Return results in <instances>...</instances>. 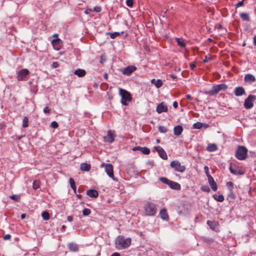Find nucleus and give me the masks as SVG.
Returning <instances> with one entry per match:
<instances>
[{
	"instance_id": "obj_60",
	"label": "nucleus",
	"mask_w": 256,
	"mask_h": 256,
	"mask_svg": "<svg viewBox=\"0 0 256 256\" xmlns=\"http://www.w3.org/2000/svg\"><path fill=\"white\" fill-rule=\"evenodd\" d=\"M111 256H120V254L118 252H114Z\"/></svg>"
},
{
	"instance_id": "obj_27",
	"label": "nucleus",
	"mask_w": 256,
	"mask_h": 256,
	"mask_svg": "<svg viewBox=\"0 0 256 256\" xmlns=\"http://www.w3.org/2000/svg\"><path fill=\"white\" fill-rule=\"evenodd\" d=\"M80 168L82 171H89L90 168V165L86 163H82L80 164Z\"/></svg>"
},
{
	"instance_id": "obj_41",
	"label": "nucleus",
	"mask_w": 256,
	"mask_h": 256,
	"mask_svg": "<svg viewBox=\"0 0 256 256\" xmlns=\"http://www.w3.org/2000/svg\"><path fill=\"white\" fill-rule=\"evenodd\" d=\"M10 198L16 202H19L20 200V196L19 195H12L10 196Z\"/></svg>"
},
{
	"instance_id": "obj_13",
	"label": "nucleus",
	"mask_w": 256,
	"mask_h": 256,
	"mask_svg": "<svg viewBox=\"0 0 256 256\" xmlns=\"http://www.w3.org/2000/svg\"><path fill=\"white\" fill-rule=\"evenodd\" d=\"M168 110V106L164 102L159 104L156 108V111L158 114H160L162 112H167Z\"/></svg>"
},
{
	"instance_id": "obj_50",
	"label": "nucleus",
	"mask_w": 256,
	"mask_h": 256,
	"mask_svg": "<svg viewBox=\"0 0 256 256\" xmlns=\"http://www.w3.org/2000/svg\"><path fill=\"white\" fill-rule=\"evenodd\" d=\"M106 61V58L104 56H100V62L101 64H103Z\"/></svg>"
},
{
	"instance_id": "obj_35",
	"label": "nucleus",
	"mask_w": 256,
	"mask_h": 256,
	"mask_svg": "<svg viewBox=\"0 0 256 256\" xmlns=\"http://www.w3.org/2000/svg\"><path fill=\"white\" fill-rule=\"evenodd\" d=\"M42 218L44 220H48L50 219V214H49L48 213V212L45 211V212H44L42 214Z\"/></svg>"
},
{
	"instance_id": "obj_12",
	"label": "nucleus",
	"mask_w": 256,
	"mask_h": 256,
	"mask_svg": "<svg viewBox=\"0 0 256 256\" xmlns=\"http://www.w3.org/2000/svg\"><path fill=\"white\" fill-rule=\"evenodd\" d=\"M154 148L157 151L159 156L163 160H166L168 159V156L166 152L160 146L154 147Z\"/></svg>"
},
{
	"instance_id": "obj_22",
	"label": "nucleus",
	"mask_w": 256,
	"mask_h": 256,
	"mask_svg": "<svg viewBox=\"0 0 256 256\" xmlns=\"http://www.w3.org/2000/svg\"><path fill=\"white\" fill-rule=\"evenodd\" d=\"M68 247L70 250L73 252H76L78 251L79 249L78 245L73 242L69 243L68 244Z\"/></svg>"
},
{
	"instance_id": "obj_3",
	"label": "nucleus",
	"mask_w": 256,
	"mask_h": 256,
	"mask_svg": "<svg viewBox=\"0 0 256 256\" xmlns=\"http://www.w3.org/2000/svg\"><path fill=\"white\" fill-rule=\"evenodd\" d=\"M235 156L239 160H244L248 157V150L242 146H239L236 152Z\"/></svg>"
},
{
	"instance_id": "obj_25",
	"label": "nucleus",
	"mask_w": 256,
	"mask_h": 256,
	"mask_svg": "<svg viewBox=\"0 0 256 256\" xmlns=\"http://www.w3.org/2000/svg\"><path fill=\"white\" fill-rule=\"evenodd\" d=\"M74 74L78 77H83L86 75V72L84 70L78 69L74 71Z\"/></svg>"
},
{
	"instance_id": "obj_23",
	"label": "nucleus",
	"mask_w": 256,
	"mask_h": 256,
	"mask_svg": "<svg viewBox=\"0 0 256 256\" xmlns=\"http://www.w3.org/2000/svg\"><path fill=\"white\" fill-rule=\"evenodd\" d=\"M244 80L250 83L254 82L256 81V78L254 76L251 74H246L244 76Z\"/></svg>"
},
{
	"instance_id": "obj_64",
	"label": "nucleus",
	"mask_w": 256,
	"mask_h": 256,
	"mask_svg": "<svg viewBox=\"0 0 256 256\" xmlns=\"http://www.w3.org/2000/svg\"><path fill=\"white\" fill-rule=\"evenodd\" d=\"M104 78H106V79H108V75L106 73H105L104 74Z\"/></svg>"
},
{
	"instance_id": "obj_11",
	"label": "nucleus",
	"mask_w": 256,
	"mask_h": 256,
	"mask_svg": "<svg viewBox=\"0 0 256 256\" xmlns=\"http://www.w3.org/2000/svg\"><path fill=\"white\" fill-rule=\"evenodd\" d=\"M29 71L28 69L24 68L19 71L17 78L18 80H24L29 74Z\"/></svg>"
},
{
	"instance_id": "obj_24",
	"label": "nucleus",
	"mask_w": 256,
	"mask_h": 256,
	"mask_svg": "<svg viewBox=\"0 0 256 256\" xmlns=\"http://www.w3.org/2000/svg\"><path fill=\"white\" fill-rule=\"evenodd\" d=\"M151 83L154 84L157 88H160L163 84L162 81L160 79L156 80L154 78H153L151 80Z\"/></svg>"
},
{
	"instance_id": "obj_10",
	"label": "nucleus",
	"mask_w": 256,
	"mask_h": 256,
	"mask_svg": "<svg viewBox=\"0 0 256 256\" xmlns=\"http://www.w3.org/2000/svg\"><path fill=\"white\" fill-rule=\"evenodd\" d=\"M105 172L107 174L114 180V176L113 171V166L110 164H106L105 165Z\"/></svg>"
},
{
	"instance_id": "obj_8",
	"label": "nucleus",
	"mask_w": 256,
	"mask_h": 256,
	"mask_svg": "<svg viewBox=\"0 0 256 256\" xmlns=\"http://www.w3.org/2000/svg\"><path fill=\"white\" fill-rule=\"evenodd\" d=\"M230 170L232 174L236 175H242L244 174V172L240 168L232 164L230 165Z\"/></svg>"
},
{
	"instance_id": "obj_26",
	"label": "nucleus",
	"mask_w": 256,
	"mask_h": 256,
	"mask_svg": "<svg viewBox=\"0 0 256 256\" xmlns=\"http://www.w3.org/2000/svg\"><path fill=\"white\" fill-rule=\"evenodd\" d=\"M218 146L215 144H209L206 147V150L210 152H215L218 150Z\"/></svg>"
},
{
	"instance_id": "obj_44",
	"label": "nucleus",
	"mask_w": 256,
	"mask_h": 256,
	"mask_svg": "<svg viewBox=\"0 0 256 256\" xmlns=\"http://www.w3.org/2000/svg\"><path fill=\"white\" fill-rule=\"evenodd\" d=\"M51 126H52V128H57L58 127V122L56 121L52 122L51 123Z\"/></svg>"
},
{
	"instance_id": "obj_4",
	"label": "nucleus",
	"mask_w": 256,
	"mask_h": 256,
	"mask_svg": "<svg viewBox=\"0 0 256 256\" xmlns=\"http://www.w3.org/2000/svg\"><path fill=\"white\" fill-rule=\"evenodd\" d=\"M228 88V86L225 84H214L212 86L210 90L206 93L210 96H214L218 94L220 90H225Z\"/></svg>"
},
{
	"instance_id": "obj_2",
	"label": "nucleus",
	"mask_w": 256,
	"mask_h": 256,
	"mask_svg": "<svg viewBox=\"0 0 256 256\" xmlns=\"http://www.w3.org/2000/svg\"><path fill=\"white\" fill-rule=\"evenodd\" d=\"M119 94L122 97L121 103L125 106L128 105V102L132 100V96L130 92L124 89L119 88Z\"/></svg>"
},
{
	"instance_id": "obj_39",
	"label": "nucleus",
	"mask_w": 256,
	"mask_h": 256,
	"mask_svg": "<svg viewBox=\"0 0 256 256\" xmlns=\"http://www.w3.org/2000/svg\"><path fill=\"white\" fill-rule=\"evenodd\" d=\"M91 212V210L89 208H84L82 210V214L84 216H88Z\"/></svg>"
},
{
	"instance_id": "obj_51",
	"label": "nucleus",
	"mask_w": 256,
	"mask_h": 256,
	"mask_svg": "<svg viewBox=\"0 0 256 256\" xmlns=\"http://www.w3.org/2000/svg\"><path fill=\"white\" fill-rule=\"evenodd\" d=\"M244 4V1L242 0L240 2H239L238 4H236V7L241 6Z\"/></svg>"
},
{
	"instance_id": "obj_16",
	"label": "nucleus",
	"mask_w": 256,
	"mask_h": 256,
	"mask_svg": "<svg viewBox=\"0 0 256 256\" xmlns=\"http://www.w3.org/2000/svg\"><path fill=\"white\" fill-rule=\"evenodd\" d=\"M52 44L54 50H59L62 46L61 40L58 38L53 40L52 41Z\"/></svg>"
},
{
	"instance_id": "obj_61",
	"label": "nucleus",
	"mask_w": 256,
	"mask_h": 256,
	"mask_svg": "<svg viewBox=\"0 0 256 256\" xmlns=\"http://www.w3.org/2000/svg\"><path fill=\"white\" fill-rule=\"evenodd\" d=\"M170 76L172 78V79H175L176 78V76H175L174 74H170Z\"/></svg>"
},
{
	"instance_id": "obj_1",
	"label": "nucleus",
	"mask_w": 256,
	"mask_h": 256,
	"mask_svg": "<svg viewBox=\"0 0 256 256\" xmlns=\"http://www.w3.org/2000/svg\"><path fill=\"white\" fill-rule=\"evenodd\" d=\"M157 205L151 202H146L144 204V208L145 214L148 216H154L157 212Z\"/></svg>"
},
{
	"instance_id": "obj_34",
	"label": "nucleus",
	"mask_w": 256,
	"mask_h": 256,
	"mask_svg": "<svg viewBox=\"0 0 256 256\" xmlns=\"http://www.w3.org/2000/svg\"><path fill=\"white\" fill-rule=\"evenodd\" d=\"M140 152L144 154H148L150 153V150L147 147H142L140 148Z\"/></svg>"
},
{
	"instance_id": "obj_32",
	"label": "nucleus",
	"mask_w": 256,
	"mask_h": 256,
	"mask_svg": "<svg viewBox=\"0 0 256 256\" xmlns=\"http://www.w3.org/2000/svg\"><path fill=\"white\" fill-rule=\"evenodd\" d=\"M40 180H34L32 183V188L34 190H37L40 188Z\"/></svg>"
},
{
	"instance_id": "obj_55",
	"label": "nucleus",
	"mask_w": 256,
	"mask_h": 256,
	"mask_svg": "<svg viewBox=\"0 0 256 256\" xmlns=\"http://www.w3.org/2000/svg\"><path fill=\"white\" fill-rule=\"evenodd\" d=\"M172 106L175 108H176L178 106V104L176 101H175L173 102Z\"/></svg>"
},
{
	"instance_id": "obj_37",
	"label": "nucleus",
	"mask_w": 256,
	"mask_h": 256,
	"mask_svg": "<svg viewBox=\"0 0 256 256\" xmlns=\"http://www.w3.org/2000/svg\"><path fill=\"white\" fill-rule=\"evenodd\" d=\"M28 119L27 116H24L22 120V126L24 128H26L28 126Z\"/></svg>"
},
{
	"instance_id": "obj_38",
	"label": "nucleus",
	"mask_w": 256,
	"mask_h": 256,
	"mask_svg": "<svg viewBox=\"0 0 256 256\" xmlns=\"http://www.w3.org/2000/svg\"><path fill=\"white\" fill-rule=\"evenodd\" d=\"M159 180L162 182L168 185V184H169L170 182V180L166 178H165V177H161L160 178Z\"/></svg>"
},
{
	"instance_id": "obj_17",
	"label": "nucleus",
	"mask_w": 256,
	"mask_h": 256,
	"mask_svg": "<svg viewBox=\"0 0 256 256\" xmlns=\"http://www.w3.org/2000/svg\"><path fill=\"white\" fill-rule=\"evenodd\" d=\"M234 94L236 96H242L246 94L245 90L242 86L236 87L234 90Z\"/></svg>"
},
{
	"instance_id": "obj_47",
	"label": "nucleus",
	"mask_w": 256,
	"mask_h": 256,
	"mask_svg": "<svg viewBox=\"0 0 256 256\" xmlns=\"http://www.w3.org/2000/svg\"><path fill=\"white\" fill-rule=\"evenodd\" d=\"M50 109L48 108V106H46L45 108H44V112L45 113V114H47V113H50Z\"/></svg>"
},
{
	"instance_id": "obj_20",
	"label": "nucleus",
	"mask_w": 256,
	"mask_h": 256,
	"mask_svg": "<svg viewBox=\"0 0 256 256\" xmlns=\"http://www.w3.org/2000/svg\"><path fill=\"white\" fill-rule=\"evenodd\" d=\"M184 129L182 126L178 125L174 127V134L178 136L182 133Z\"/></svg>"
},
{
	"instance_id": "obj_14",
	"label": "nucleus",
	"mask_w": 256,
	"mask_h": 256,
	"mask_svg": "<svg viewBox=\"0 0 256 256\" xmlns=\"http://www.w3.org/2000/svg\"><path fill=\"white\" fill-rule=\"evenodd\" d=\"M104 141L109 143H112L114 140V136L112 130H108L107 135L104 137Z\"/></svg>"
},
{
	"instance_id": "obj_56",
	"label": "nucleus",
	"mask_w": 256,
	"mask_h": 256,
	"mask_svg": "<svg viewBox=\"0 0 256 256\" xmlns=\"http://www.w3.org/2000/svg\"><path fill=\"white\" fill-rule=\"evenodd\" d=\"M140 148H142L141 146H136V147H134L133 148V150H140Z\"/></svg>"
},
{
	"instance_id": "obj_29",
	"label": "nucleus",
	"mask_w": 256,
	"mask_h": 256,
	"mask_svg": "<svg viewBox=\"0 0 256 256\" xmlns=\"http://www.w3.org/2000/svg\"><path fill=\"white\" fill-rule=\"evenodd\" d=\"M240 17L241 19L244 21L248 22L250 20V17L248 14L247 13H241L240 14Z\"/></svg>"
},
{
	"instance_id": "obj_30",
	"label": "nucleus",
	"mask_w": 256,
	"mask_h": 256,
	"mask_svg": "<svg viewBox=\"0 0 256 256\" xmlns=\"http://www.w3.org/2000/svg\"><path fill=\"white\" fill-rule=\"evenodd\" d=\"M176 40L179 46H180L183 48L185 47L186 43L185 42L184 40L182 38H176Z\"/></svg>"
},
{
	"instance_id": "obj_43",
	"label": "nucleus",
	"mask_w": 256,
	"mask_h": 256,
	"mask_svg": "<svg viewBox=\"0 0 256 256\" xmlns=\"http://www.w3.org/2000/svg\"><path fill=\"white\" fill-rule=\"evenodd\" d=\"M126 4L128 6L132 8L134 4V0H126Z\"/></svg>"
},
{
	"instance_id": "obj_62",
	"label": "nucleus",
	"mask_w": 256,
	"mask_h": 256,
	"mask_svg": "<svg viewBox=\"0 0 256 256\" xmlns=\"http://www.w3.org/2000/svg\"><path fill=\"white\" fill-rule=\"evenodd\" d=\"M254 44L256 46V36L254 37Z\"/></svg>"
},
{
	"instance_id": "obj_53",
	"label": "nucleus",
	"mask_w": 256,
	"mask_h": 256,
	"mask_svg": "<svg viewBox=\"0 0 256 256\" xmlns=\"http://www.w3.org/2000/svg\"><path fill=\"white\" fill-rule=\"evenodd\" d=\"M202 190L204 192H209L210 190V188L208 186H206V188L202 187Z\"/></svg>"
},
{
	"instance_id": "obj_45",
	"label": "nucleus",
	"mask_w": 256,
	"mask_h": 256,
	"mask_svg": "<svg viewBox=\"0 0 256 256\" xmlns=\"http://www.w3.org/2000/svg\"><path fill=\"white\" fill-rule=\"evenodd\" d=\"M226 186H228V187L230 188V190H232V189L234 186V184L232 182H228L226 183Z\"/></svg>"
},
{
	"instance_id": "obj_48",
	"label": "nucleus",
	"mask_w": 256,
	"mask_h": 256,
	"mask_svg": "<svg viewBox=\"0 0 256 256\" xmlns=\"http://www.w3.org/2000/svg\"><path fill=\"white\" fill-rule=\"evenodd\" d=\"M11 236L10 234H7L4 236L3 238L4 240H8L10 238Z\"/></svg>"
},
{
	"instance_id": "obj_52",
	"label": "nucleus",
	"mask_w": 256,
	"mask_h": 256,
	"mask_svg": "<svg viewBox=\"0 0 256 256\" xmlns=\"http://www.w3.org/2000/svg\"><path fill=\"white\" fill-rule=\"evenodd\" d=\"M210 59L211 58L210 57H208L207 56H205L204 59L203 60V62H204V63L206 62H208V60H210Z\"/></svg>"
},
{
	"instance_id": "obj_54",
	"label": "nucleus",
	"mask_w": 256,
	"mask_h": 256,
	"mask_svg": "<svg viewBox=\"0 0 256 256\" xmlns=\"http://www.w3.org/2000/svg\"><path fill=\"white\" fill-rule=\"evenodd\" d=\"M190 67L192 70H194L196 68V65L194 64H190Z\"/></svg>"
},
{
	"instance_id": "obj_57",
	"label": "nucleus",
	"mask_w": 256,
	"mask_h": 256,
	"mask_svg": "<svg viewBox=\"0 0 256 256\" xmlns=\"http://www.w3.org/2000/svg\"><path fill=\"white\" fill-rule=\"evenodd\" d=\"M204 170H205V172H206V175H207L208 174H208V167L207 166H205L204 167Z\"/></svg>"
},
{
	"instance_id": "obj_40",
	"label": "nucleus",
	"mask_w": 256,
	"mask_h": 256,
	"mask_svg": "<svg viewBox=\"0 0 256 256\" xmlns=\"http://www.w3.org/2000/svg\"><path fill=\"white\" fill-rule=\"evenodd\" d=\"M158 130L162 133H166L168 132V129L164 126H160Z\"/></svg>"
},
{
	"instance_id": "obj_33",
	"label": "nucleus",
	"mask_w": 256,
	"mask_h": 256,
	"mask_svg": "<svg viewBox=\"0 0 256 256\" xmlns=\"http://www.w3.org/2000/svg\"><path fill=\"white\" fill-rule=\"evenodd\" d=\"M213 197L214 198V200H217L218 202H222L224 200V196L222 194H220V195L214 194L213 196Z\"/></svg>"
},
{
	"instance_id": "obj_58",
	"label": "nucleus",
	"mask_w": 256,
	"mask_h": 256,
	"mask_svg": "<svg viewBox=\"0 0 256 256\" xmlns=\"http://www.w3.org/2000/svg\"><path fill=\"white\" fill-rule=\"evenodd\" d=\"M186 96V98L189 100H192L193 99L192 97L190 94H187Z\"/></svg>"
},
{
	"instance_id": "obj_46",
	"label": "nucleus",
	"mask_w": 256,
	"mask_h": 256,
	"mask_svg": "<svg viewBox=\"0 0 256 256\" xmlns=\"http://www.w3.org/2000/svg\"><path fill=\"white\" fill-rule=\"evenodd\" d=\"M101 8L100 7V6H95L94 8V11L96 12H99L101 11Z\"/></svg>"
},
{
	"instance_id": "obj_5",
	"label": "nucleus",
	"mask_w": 256,
	"mask_h": 256,
	"mask_svg": "<svg viewBox=\"0 0 256 256\" xmlns=\"http://www.w3.org/2000/svg\"><path fill=\"white\" fill-rule=\"evenodd\" d=\"M117 244L122 248H128L131 244V238H124V237H118L117 241Z\"/></svg>"
},
{
	"instance_id": "obj_19",
	"label": "nucleus",
	"mask_w": 256,
	"mask_h": 256,
	"mask_svg": "<svg viewBox=\"0 0 256 256\" xmlns=\"http://www.w3.org/2000/svg\"><path fill=\"white\" fill-rule=\"evenodd\" d=\"M160 214L162 219L164 220H168L169 216L166 210V208H162L160 210Z\"/></svg>"
},
{
	"instance_id": "obj_59",
	"label": "nucleus",
	"mask_w": 256,
	"mask_h": 256,
	"mask_svg": "<svg viewBox=\"0 0 256 256\" xmlns=\"http://www.w3.org/2000/svg\"><path fill=\"white\" fill-rule=\"evenodd\" d=\"M67 220L68 222H72V220H73V218L72 216H68Z\"/></svg>"
},
{
	"instance_id": "obj_49",
	"label": "nucleus",
	"mask_w": 256,
	"mask_h": 256,
	"mask_svg": "<svg viewBox=\"0 0 256 256\" xmlns=\"http://www.w3.org/2000/svg\"><path fill=\"white\" fill-rule=\"evenodd\" d=\"M58 63L56 62H52V66L53 68H56L58 66Z\"/></svg>"
},
{
	"instance_id": "obj_18",
	"label": "nucleus",
	"mask_w": 256,
	"mask_h": 256,
	"mask_svg": "<svg viewBox=\"0 0 256 256\" xmlns=\"http://www.w3.org/2000/svg\"><path fill=\"white\" fill-rule=\"evenodd\" d=\"M168 186L172 189L175 190H180L181 188V186L180 184L178 183L170 180L169 184H168Z\"/></svg>"
},
{
	"instance_id": "obj_63",
	"label": "nucleus",
	"mask_w": 256,
	"mask_h": 256,
	"mask_svg": "<svg viewBox=\"0 0 256 256\" xmlns=\"http://www.w3.org/2000/svg\"><path fill=\"white\" fill-rule=\"evenodd\" d=\"M20 216L22 219H24L26 217V214H21Z\"/></svg>"
},
{
	"instance_id": "obj_21",
	"label": "nucleus",
	"mask_w": 256,
	"mask_h": 256,
	"mask_svg": "<svg viewBox=\"0 0 256 256\" xmlns=\"http://www.w3.org/2000/svg\"><path fill=\"white\" fill-rule=\"evenodd\" d=\"M86 194L90 198H96L98 196V193L95 190H86Z\"/></svg>"
},
{
	"instance_id": "obj_42",
	"label": "nucleus",
	"mask_w": 256,
	"mask_h": 256,
	"mask_svg": "<svg viewBox=\"0 0 256 256\" xmlns=\"http://www.w3.org/2000/svg\"><path fill=\"white\" fill-rule=\"evenodd\" d=\"M202 123H201L200 122H196L194 124V128L200 129L202 128Z\"/></svg>"
},
{
	"instance_id": "obj_6",
	"label": "nucleus",
	"mask_w": 256,
	"mask_h": 256,
	"mask_svg": "<svg viewBox=\"0 0 256 256\" xmlns=\"http://www.w3.org/2000/svg\"><path fill=\"white\" fill-rule=\"evenodd\" d=\"M170 166L176 172H183L186 170L185 166L182 165L181 163L178 160H173L171 162Z\"/></svg>"
},
{
	"instance_id": "obj_31",
	"label": "nucleus",
	"mask_w": 256,
	"mask_h": 256,
	"mask_svg": "<svg viewBox=\"0 0 256 256\" xmlns=\"http://www.w3.org/2000/svg\"><path fill=\"white\" fill-rule=\"evenodd\" d=\"M70 184V186L71 188L74 190V193H76V186L75 184L74 180L70 178L69 180Z\"/></svg>"
},
{
	"instance_id": "obj_7",
	"label": "nucleus",
	"mask_w": 256,
	"mask_h": 256,
	"mask_svg": "<svg viewBox=\"0 0 256 256\" xmlns=\"http://www.w3.org/2000/svg\"><path fill=\"white\" fill-rule=\"evenodd\" d=\"M256 100V96L250 94L245 99L244 102V106L246 109H250L254 106V102Z\"/></svg>"
},
{
	"instance_id": "obj_28",
	"label": "nucleus",
	"mask_w": 256,
	"mask_h": 256,
	"mask_svg": "<svg viewBox=\"0 0 256 256\" xmlns=\"http://www.w3.org/2000/svg\"><path fill=\"white\" fill-rule=\"evenodd\" d=\"M206 223L208 225L210 226V229H212L213 230H216V228L218 226L216 222L208 220H207Z\"/></svg>"
},
{
	"instance_id": "obj_9",
	"label": "nucleus",
	"mask_w": 256,
	"mask_h": 256,
	"mask_svg": "<svg viewBox=\"0 0 256 256\" xmlns=\"http://www.w3.org/2000/svg\"><path fill=\"white\" fill-rule=\"evenodd\" d=\"M136 70V66H128L122 69L121 71L124 75L128 76H130Z\"/></svg>"
},
{
	"instance_id": "obj_36",
	"label": "nucleus",
	"mask_w": 256,
	"mask_h": 256,
	"mask_svg": "<svg viewBox=\"0 0 256 256\" xmlns=\"http://www.w3.org/2000/svg\"><path fill=\"white\" fill-rule=\"evenodd\" d=\"M107 34L110 35V37L112 39L115 38L118 36H119L120 35L119 32H108Z\"/></svg>"
},
{
	"instance_id": "obj_15",
	"label": "nucleus",
	"mask_w": 256,
	"mask_h": 256,
	"mask_svg": "<svg viewBox=\"0 0 256 256\" xmlns=\"http://www.w3.org/2000/svg\"><path fill=\"white\" fill-rule=\"evenodd\" d=\"M208 181L209 182V184L212 188V189L214 191H216L218 189L217 184L216 182H214V179L209 174H207Z\"/></svg>"
}]
</instances>
